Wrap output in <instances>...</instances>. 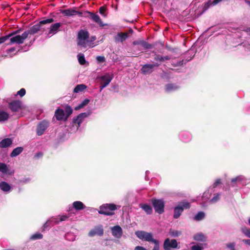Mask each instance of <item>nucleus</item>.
Masks as SVG:
<instances>
[{
    "mask_svg": "<svg viewBox=\"0 0 250 250\" xmlns=\"http://www.w3.org/2000/svg\"><path fill=\"white\" fill-rule=\"evenodd\" d=\"M91 111L83 112L79 114L76 117L73 118L72 121V125L74 127L76 128V130H78L81 126V124L84 120L90 115Z\"/></svg>",
    "mask_w": 250,
    "mask_h": 250,
    "instance_id": "nucleus-4",
    "label": "nucleus"
},
{
    "mask_svg": "<svg viewBox=\"0 0 250 250\" xmlns=\"http://www.w3.org/2000/svg\"><path fill=\"white\" fill-rule=\"evenodd\" d=\"M204 249L203 244L195 245L191 247V250H203Z\"/></svg>",
    "mask_w": 250,
    "mask_h": 250,
    "instance_id": "nucleus-44",
    "label": "nucleus"
},
{
    "mask_svg": "<svg viewBox=\"0 0 250 250\" xmlns=\"http://www.w3.org/2000/svg\"><path fill=\"white\" fill-rule=\"evenodd\" d=\"M205 216V214L203 211L198 212L193 217L195 221H199L203 220Z\"/></svg>",
    "mask_w": 250,
    "mask_h": 250,
    "instance_id": "nucleus-33",
    "label": "nucleus"
},
{
    "mask_svg": "<svg viewBox=\"0 0 250 250\" xmlns=\"http://www.w3.org/2000/svg\"><path fill=\"white\" fill-rule=\"evenodd\" d=\"M0 188L6 193H9L11 189V186L6 182H1L0 183Z\"/></svg>",
    "mask_w": 250,
    "mask_h": 250,
    "instance_id": "nucleus-23",
    "label": "nucleus"
},
{
    "mask_svg": "<svg viewBox=\"0 0 250 250\" xmlns=\"http://www.w3.org/2000/svg\"><path fill=\"white\" fill-rule=\"evenodd\" d=\"M0 171L3 173H6L7 171V166L3 163H0Z\"/></svg>",
    "mask_w": 250,
    "mask_h": 250,
    "instance_id": "nucleus-45",
    "label": "nucleus"
},
{
    "mask_svg": "<svg viewBox=\"0 0 250 250\" xmlns=\"http://www.w3.org/2000/svg\"><path fill=\"white\" fill-rule=\"evenodd\" d=\"M26 91L24 88H21L17 92V95L21 97L23 96L25 94Z\"/></svg>",
    "mask_w": 250,
    "mask_h": 250,
    "instance_id": "nucleus-50",
    "label": "nucleus"
},
{
    "mask_svg": "<svg viewBox=\"0 0 250 250\" xmlns=\"http://www.w3.org/2000/svg\"><path fill=\"white\" fill-rule=\"evenodd\" d=\"M86 13L90 16V18L92 19L93 21L98 23L100 26L104 27L107 25L106 24H104L103 23L101 18L97 14H96L89 11H86Z\"/></svg>",
    "mask_w": 250,
    "mask_h": 250,
    "instance_id": "nucleus-14",
    "label": "nucleus"
},
{
    "mask_svg": "<svg viewBox=\"0 0 250 250\" xmlns=\"http://www.w3.org/2000/svg\"><path fill=\"white\" fill-rule=\"evenodd\" d=\"M104 234V229L102 225L95 227L88 232V236L93 237L95 235L102 236Z\"/></svg>",
    "mask_w": 250,
    "mask_h": 250,
    "instance_id": "nucleus-13",
    "label": "nucleus"
},
{
    "mask_svg": "<svg viewBox=\"0 0 250 250\" xmlns=\"http://www.w3.org/2000/svg\"><path fill=\"white\" fill-rule=\"evenodd\" d=\"M68 218V217L66 215H62L60 217V220L59 221H56V222L59 223L60 222L65 221Z\"/></svg>",
    "mask_w": 250,
    "mask_h": 250,
    "instance_id": "nucleus-53",
    "label": "nucleus"
},
{
    "mask_svg": "<svg viewBox=\"0 0 250 250\" xmlns=\"http://www.w3.org/2000/svg\"><path fill=\"white\" fill-rule=\"evenodd\" d=\"M42 153L39 152V153H36L35 154V157L38 158L41 157V156H42Z\"/></svg>",
    "mask_w": 250,
    "mask_h": 250,
    "instance_id": "nucleus-60",
    "label": "nucleus"
},
{
    "mask_svg": "<svg viewBox=\"0 0 250 250\" xmlns=\"http://www.w3.org/2000/svg\"><path fill=\"white\" fill-rule=\"evenodd\" d=\"M139 207L142 208L147 214L150 215L153 212L152 208L150 205L146 204H140Z\"/></svg>",
    "mask_w": 250,
    "mask_h": 250,
    "instance_id": "nucleus-25",
    "label": "nucleus"
},
{
    "mask_svg": "<svg viewBox=\"0 0 250 250\" xmlns=\"http://www.w3.org/2000/svg\"><path fill=\"white\" fill-rule=\"evenodd\" d=\"M104 11L105 10H104V7H100V10H99V12L101 15H104V16H105V15H104Z\"/></svg>",
    "mask_w": 250,
    "mask_h": 250,
    "instance_id": "nucleus-57",
    "label": "nucleus"
},
{
    "mask_svg": "<svg viewBox=\"0 0 250 250\" xmlns=\"http://www.w3.org/2000/svg\"><path fill=\"white\" fill-rule=\"evenodd\" d=\"M95 40H96L95 36H92L91 37V39L89 40H90V42H91V45L93 44V42Z\"/></svg>",
    "mask_w": 250,
    "mask_h": 250,
    "instance_id": "nucleus-62",
    "label": "nucleus"
},
{
    "mask_svg": "<svg viewBox=\"0 0 250 250\" xmlns=\"http://www.w3.org/2000/svg\"><path fill=\"white\" fill-rule=\"evenodd\" d=\"M163 248L164 250H172L177 249L178 242L176 239L167 238L164 242Z\"/></svg>",
    "mask_w": 250,
    "mask_h": 250,
    "instance_id": "nucleus-9",
    "label": "nucleus"
},
{
    "mask_svg": "<svg viewBox=\"0 0 250 250\" xmlns=\"http://www.w3.org/2000/svg\"><path fill=\"white\" fill-rule=\"evenodd\" d=\"M169 233L170 235L173 237H178L179 236H180L181 234V231H180L179 230H177L172 229H170L169 230Z\"/></svg>",
    "mask_w": 250,
    "mask_h": 250,
    "instance_id": "nucleus-37",
    "label": "nucleus"
},
{
    "mask_svg": "<svg viewBox=\"0 0 250 250\" xmlns=\"http://www.w3.org/2000/svg\"><path fill=\"white\" fill-rule=\"evenodd\" d=\"M140 45L143 47L145 49H150L152 48V45L148 42L144 41H141L139 42Z\"/></svg>",
    "mask_w": 250,
    "mask_h": 250,
    "instance_id": "nucleus-39",
    "label": "nucleus"
},
{
    "mask_svg": "<svg viewBox=\"0 0 250 250\" xmlns=\"http://www.w3.org/2000/svg\"><path fill=\"white\" fill-rule=\"evenodd\" d=\"M220 194L218 193L216 194H214V197L209 200V202L211 203H215L217 202L220 199Z\"/></svg>",
    "mask_w": 250,
    "mask_h": 250,
    "instance_id": "nucleus-43",
    "label": "nucleus"
},
{
    "mask_svg": "<svg viewBox=\"0 0 250 250\" xmlns=\"http://www.w3.org/2000/svg\"><path fill=\"white\" fill-rule=\"evenodd\" d=\"M87 86L84 84L77 85L73 90L74 93H79L86 88Z\"/></svg>",
    "mask_w": 250,
    "mask_h": 250,
    "instance_id": "nucleus-31",
    "label": "nucleus"
},
{
    "mask_svg": "<svg viewBox=\"0 0 250 250\" xmlns=\"http://www.w3.org/2000/svg\"><path fill=\"white\" fill-rule=\"evenodd\" d=\"M163 62H164L165 61L169 60L171 59V57L169 56H166L163 57Z\"/></svg>",
    "mask_w": 250,
    "mask_h": 250,
    "instance_id": "nucleus-59",
    "label": "nucleus"
},
{
    "mask_svg": "<svg viewBox=\"0 0 250 250\" xmlns=\"http://www.w3.org/2000/svg\"><path fill=\"white\" fill-rule=\"evenodd\" d=\"M49 123L46 120H43L40 122L36 128V133L38 136L42 135L49 126Z\"/></svg>",
    "mask_w": 250,
    "mask_h": 250,
    "instance_id": "nucleus-10",
    "label": "nucleus"
},
{
    "mask_svg": "<svg viewBox=\"0 0 250 250\" xmlns=\"http://www.w3.org/2000/svg\"><path fill=\"white\" fill-rule=\"evenodd\" d=\"M43 237L42 234L40 233H36L32 235L30 238L32 240H36V239H42Z\"/></svg>",
    "mask_w": 250,
    "mask_h": 250,
    "instance_id": "nucleus-46",
    "label": "nucleus"
},
{
    "mask_svg": "<svg viewBox=\"0 0 250 250\" xmlns=\"http://www.w3.org/2000/svg\"><path fill=\"white\" fill-rule=\"evenodd\" d=\"M153 243L154 244V246L152 250H159V245L158 241L156 240V242H153Z\"/></svg>",
    "mask_w": 250,
    "mask_h": 250,
    "instance_id": "nucleus-54",
    "label": "nucleus"
},
{
    "mask_svg": "<svg viewBox=\"0 0 250 250\" xmlns=\"http://www.w3.org/2000/svg\"><path fill=\"white\" fill-rule=\"evenodd\" d=\"M154 59L155 61H156L157 62H163V56H161L159 55L156 54L154 58Z\"/></svg>",
    "mask_w": 250,
    "mask_h": 250,
    "instance_id": "nucleus-49",
    "label": "nucleus"
},
{
    "mask_svg": "<svg viewBox=\"0 0 250 250\" xmlns=\"http://www.w3.org/2000/svg\"><path fill=\"white\" fill-rule=\"evenodd\" d=\"M23 148L22 147H17L14 148L11 152L10 156L12 157H16L22 152Z\"/></svg>",
    "mask_w": 250,
    "mask_h": 250,
    "instance_id": "nucleus-30",
    "label": "nucleus"
},
{
    "mask_svg": "<svg viewBox=\"0 0 250 250\" xmlns=\"http://www.w3.org/2000/svg\"><path fill=\"white\" fill-rule=\"evenodd\" d=\"M54 21V20L53 18H49V19L43 20L40 21L39 23L41 25V24L52 23Z\"/></svg>",
    "mask_w": 250,
    "mask_h": 250,
    "instance_id": "nucleus-42",
    "label": "nucleus"
},
{
    "mask_svg": "<svg viewBox=\"0 0 250 250\" xmlns=\"http://www.w3.org/2000/svg\"><path fill=\"white\" fill-rule=\"evenodd\" d=\"M242 242L245 244L250 246V239H243Z\"/></svg>",
    "mask_w": 250,
    "mask_h": 250,
    "instance_id": "nucleus-58",
    "label": "nucleus"
},
{
    "mask_svg": "<svg viewBox=\"0 0 250 250\" xmlns=\"http://www.w3.org/2000/svg\"><path fill=\"white\" fill-rule=\"evenodd\" d=\"M89 102V100L87 99H84L80 104L75 107L76 110H79L80 109L83 107L87 105Z\"/></svg>",
    "mask_w": 250,
    "mask_h": 250,
    "instance_id": "nucleus-34",
    "label": "nucleus"
},
{
    "mask_svg": "<svg viewBox=\"0 0 250 250\" xmlns=\"http://www.w3.org/2000/svg\"><path fill=\"white\" fill-rule=\"evenodd\" d=\"M117 209V206L114 204H104L100 207L98 213L107 216L114 214L113 211Z\"/></svg>",
    "mask_w": 250,
    "mask_h": 250,
    "instance_id": "nucleus-3",
    "label": "nucleus"
},
{
    "mask_svg": "<svg viewBox=\"0 0 250 250\" xmlns=\"http://www.w3.org/2000/svg\"><path fill=\"white\" fill-rule=\"evenodd\" d=\"M135 235L141 240L149 242H156V239L153 238L152 234L151 232H147L142 230H138L135 232Z\"/></svg>",
    "mask_w": 250,
    "mask_h": 250,
    "instance_id": "nucleus-5",
    "label": "nucleus"
},
{
    "mask_svg": "<svg viewBox=\"0 0 250 250\" xmlns=\"http://www.w3.org/2000/svg\"><path fill=\"white\" fill-rule=\"evenodd\" d=\"M179 86L174 83H168L165 85V91L167 93L172 92L178 89Z\"/></svg>",
    "mask_w": 250,
    "mask_h": 250,
    "instance_id": "nucleus-20",
    "label": "nucleus"
},
{
    "mask_svg": "<svg viewBox=\"0 0 250 250\" xmlns=\"http://www.w3.org/2000/svg\"><path fill=\"white\" fill-rule=\"evenodd\" d=\"M242 232L248 237L250 238V229L246 227H243L241 229Z\"/></svg>",
    "mask_w": 250,
    "mask_h": 250,
    "instance_id": "nucleus-41",
    "label": "nucleus"
},
{
    "mask_svg": "<svg viewBox=\"0 0 250 250\" xmlns=\"http://www.w3.org/2000/svg\"><path fill=\"white\" fill-rule=\"evenodd\" d=\"M27 38L26 32H23L21 35H18L14 36L13 35L9 38V42L7 45H12L13 44H22L24 40Z\"/></svg>",
    "mask_w": 250,
    "mask_h": 250,
    "instance_id": "nucleus-8",
    "label": "nucleus"
},
{
    "mask_svg": "<svg viewBox=\"0 0 250 250\" xmlns=\"http://www.w3.org/2000/svg\"><path fill=\"white\" fill-rule=\"evenodd\" d=\"M151 203L156 212L161 214L164 212L165 202L163 199H152Z\"/></svg>",
    "mask_w": 250,
    "mask_h": 250,
    "instance_id": "nucleus-7",
    "label": "nucleus"
},
{
    "mask_svg": "<svg viewBox=\"0 0 250 250\" xmlns=\"http://www.w3.org/2000/svg\"><path fill=\"white\" fill-rule=\"evenodd\" d=\"M64 237H65V238L66 240H67L69 241H74L75 240V238H76V236H75L71 232H68V233H66Z\"/></svg>",
    "mask_w": 250,
    "mask_h": 250,
    "instance_id": "nucleus-38",
    "label": "nucleus"
},
{
    "mask_svg": "<svg viewBox=\"0 0 250 250\" xmlns=\"http://www.w3.org/2000/svg\"><path fill=\"white\" fill-rule=\"evenodd\" d=\"M9 105L13 112H17L21 107V102L20 101H14L11 102Z\"/></svg>",
    "mask_w": 250,
    "mask_h": 250,
    "instance_id": "nucleus-16",
    "label": "nucleus"
},
{
    "mask_svg": "<svg viewBox=\"0 0 250 250\" xmlns=\"http://www.w3.org/2000/svg\"><path fill=\"white\" fill-rule=\"evenodd\" d=\"M247 184V180L243 175H239L231 179L230 187L232 188H239Z\"/></svg>",
    "mask_w": 250,
    "mask_h": 250,
    "instance_id": "nucleus-6",
    "label": "nucleus"
},
{
    "mask_svg": "<svg viewBox=\"0 0 250 250\" xmlns=\"http://www.w3.org/2000/svg\"><path fill=\"white\" fill-rule=\"evenodd\" d=\"M220 184V179H217L213 183L212 186H210L208 190L204 192V193L203 194V195L201 197V202H200V204L202 207L206 206V203L208 201L211 196V195L215 191L214 189Z\"/></svg>",
    "mask_w": 250,
    "mask_h": 250,
    "instance_id": "nucleus-2",
    "label": "nucleus"
},
{
    "mask_svg": "<svg viewBox=\"0 0 250 250\" xmlns=\"http://www.w3.org/2000/svg\"><path fill=\"white\" fill-rule=\"evenodd\" d=\"M226 246L228 248L230 249V250H233V249H235V243L234 242L229 243L227 244L226 245Z\"/></svg>",
    "mask_w": 250,
    "mask_h": 250,
    "instance_id": "nucleus-51",
    "label": "nucleus"
},
{
    "mask_svg": "<svg viewBox=\"0 0 250 250\" xmlns=\"http://www.w3.org/2000/svg\"><path fill=\"white\" fill-rule=\"evenodd\" d=\"M112 80V77H111L109 74H106L100 77L101 83L103 84L108 82V84L111 82Z\"/></svg>",
    "mask_w": 250,
    "mask_h": 250,
    "instance_id": "nucleus-27",
    "label": "nucleus"
},
{
    "mask_svg": "<svg viewBox=\"0 0 250 250\" xmlns=\"http://www.w3.org/2000/svg\"><path fill=\"white\" fill-rule=\"evenodd\" d=\"M50 221V220L47 221L42 226V230H44L49 228V225H48V223Z\"/></svg>",
    "mask_w": 250,
    "mask_h": 250,
    "instance_id": "nucleus-55",
    "label": "nucleus"
},
{
    "mask_svg": "<svg viewBox=\"0 0 250 250\" xmlns=\"http://www.w3.org/2000/svg\"><path fill=\"white\" fill-rule=\"evenodd\" d=\"M60 13L63 15L64 16L71 17L76 15V10L69 8L67 9H61L60 10Z\"/></svg>",
    "mask_w": 250,
    "mask_h": 250,
    "instance_id": "nucleus-21",
    "label": "nucleus"
},
{
    "mask_svg": "<svg viewBox=\"0 0 250 250\" xmlns=\"http://www.w3.org/2000/svg\"><path fill=\"white\" fill-rule=\"evenodd\" d=\"M41 29V25L39 23L35 24L32 26L29 30L25 31L24 32H26L27 37L29 34L34 35L37 33Z\"/></svg>",
    "mask_w": 250,
    "mask_h": 250,
    "instance_id": "nucleus-19",
    "label": "nucleus"
},
{
    "mask_svg": "<svg viewBox=\"0 0 250 250\" xmlns=\"http://www.w3.org/2000/svg\"><path fill=\"white\" fill-rule=\"evenodd\" d=\"M108 83H105L103 84L101 83V85L100 86V91H101L104 88H105L107 85H108Z\"/></svg>",
    "mask_w": 250,
    "mask_h": 250,
    "instance_id": "nucleus-56",
    "label": "nucleus"
},
{
    "mask_svg": "<svg viewBox=\"0 0 250 250\" xmlns=\"http://www.w3.org/2000/svg\"><path fill=\"white\" fill-rule=\"evenodd\" d=\"M65 112L67 116L70 115L73 112V109L70 106H66L65 108Z\"/></svg>",
    "mask_w": 250,
    "mask_h": 250,
    "instance_id": "nucleus-47",
    "label": "nucleus"
},
{
    "mask_svg": "<svg viewBox=\"0 0 250 250\" xmlns=\"http://www.w3.org/2000/svg\"><path fill=\"white\" fill-rule=\"evenodd\" d=\"M64 115V111L62 109L58 108L55 111V116L57 120H62L63 119Z\"/></svg>",
    "mask_w": 250,
    "mask_h": 250,
    "instance_id": "nucleus-28",
    "label": "nucleus"
},
{
    "mask_svg": "<svg viewBox=\"0 0 250 250\" xmlns=\"http://www.w3.org/2000/svg\"><path fill=\"white\" fill-rule=\"evenodd\" d=\"M180 207L184 209H188L190 207V203L188 202H182L179 205Z\"/></svg>",
    "mask_w": 250,
    "mask_h": 250,
    "instance_id": "nucleus-40",
    "label": "nucleus"
},
{
    "mask_svg": "<svg viewBox=\"0 0 250 250\" xmlns=\"http://www.w3.org/2000/svg\"><path fill=\"white\" fill-rule=\"evenodd\" d=\"M15 34V33H12L11 34H9L6 36H3V37H0V44H1L3 42H4L5 41H6L8 40H9L10 37H11L13 35H14Z\"/></svg>",
    "mask_w": 250,
    "mask_h": 250,
    "instance_id": "nucleus-36",
    "label": "nucleus"
},
{
    "mask_svg": "<svg viewBox=\"0 0 250 250\" xmlns=\"http://www.w3.org/2000/svg\"><path fill=\"white\" fill-rule=\"evenodd\" d=\"M13 142L11 138H5L0 142V147L1 148H6L10 146Z\"/></svg>",
    "mask_w": 250,
    "mask_h": 250,
    "instance_id": "nucleus-24",
    "label": "nucleus"
},
{
    "mask_svg": "<svg viewBox=\"0 0 250 250\" xmlns=\"http://www.w3.org/2000/svg\"><path fill=\"white\" fill-rule=\"evenodd\" d=\"M112 234L116 238H120L123 234L122 229L118 225L114 226L111 228Z\"/></svg>",
    "mask_w": 250,
    "mask_h": 250,
    "instance_id": "nucleus-17",
    "label": "nucleus"
},
{
    "mask_svg": "<svg viewBox=\"0 0 250 250\" xmlns=\"http://www.w3.org/2000/svg\"><path fill=\"white\" fill-rule=\"evenodd\" d=\"M96 60L99 62H103L105 61V58L104 56H98L96 57Z\"/></svg>",
    "mask_w": 250,
    "mask_h": 250,
    "instance_id": "nucleus-52",
    "label": "nucleus"
},
{
    "mask_svg": "<svg viewBox=\"0 0 250 250\" xmlns=\"http://www.w3.org/2000/svg\"><path fill=\"white\" fill-rule=\"evenodd\" d=\"M179 139L184 143L189 142L192 139L191 134L186 130L181 131L179 134Z\"/></svg>",
    "mask_w": 250,
    "mask_h": 250,
    "instance_id": "nucleus-12",
    "label": "nucleus"
},
{
    "mask_svg": "<svg viewBox=\"0 0 250 250\" xmlns=\"http://www.w3.org/2000/svg\"><path fill=\"white\" fill-rule=\"evenodd\" d=\"M73 207L77 210H82L85 208V205L81 201L74 202Z\"/></svg>",
    "mask_w": 250,
    "mask_h": 250,
    "instance_id": "nucleus-29",
    "label": "nucleus"
},
{
    "mask_svg": "<svg viewBox=\"0 0 250 250\" xmlns=\"http://www.w3.org/2000/svg\"><path fill=\"white\" fill-rule=\"evenodd\" d=\"M160 64L158 62H155L153 64H146L144 65L141 70L144 74H149L153 71V68L154 67H158Z\"/></svg>",
    "mask_w": 250,
    "mask_h": 250,
    "instance_id": "nucleus-11",
    "label": "nucleus"
},
{
    "mask_svg": "<svg viewBox=\"0 0 250 250\" xmlns=\"http://www.w3.org/2000/svg\"><path fill=\"white\" fill-rule=\"evenodd\" d=\"M62 24L60 22H56L50 25L49 30L48 33V36L51 37L56 34L59 31Z\"/></svg>",
    "mask_w": 250,
    "mask_h": 250,
    "instance_id": "nucleus-15",
    "label": "nucleus"
},
{
    "mask_svg": "<svg viewBox=\"0 0 250 250\" xmlns=\"http://www.w3.org/2000/svg\"><path fill=\"white\" fill-rule=\"evenodd\" d=\"M76 15H78L79 16H82L83 13L81 12L76 11Z\"/></svg>",
    "mask_w": 250,
    "mask_h": 250,
    "instance_id": "nucleus-63",
    "label": "nucleus"
},
{
    "mask_svg": "<svg viewBox=\"0 0 250 250\" xmlns=\"http://www.w3.org/2000/svg\"><path fill=\"white\" fill-rule=\"evenodd\" d=\"M183 211V208L180 207L179 205L175 207L174 208L173 218L175 219L179 218Z\"/></svg>",
    "mask_w": 250,
    "mask_h": 250,
    "instance_id": "nucleus-26",
    "label": "nucleus"
},
{
    "mask_svg": "<svg viewBox=\"0 0 250 250\" xmlns=\"http://www.w3.org/2000/svg\"><path fill=\"white\" fill-rule=\"evenodd\" d=\"M193 239L196 241L205 242L207 241V237L202 232H199L194 234Z\"/></svg>",
    "mask_w": 250,
    "mask_h": 250,
    "instance_id": "nucleus-18",
    "label": "nucleus"
},
{
    "mask_svg": "<svg viewBox=\"0 0 250 250\" xmlns=\"http://www.w3.org/2000/svg\"><path fill=\"white\" fill-rule=\"evenodd\" d=\"M246 32H247V33L250 35V27L249 28H247L246 29Z\"/></svg>",
    "mask_w": 250,
    "mask_h": 250,
    "instance_id": "nucleus-64",
    "label": "nucleus"
},
{
    "mask_svg": "<svg viewBox=\"0 0 250 250\" xmlns=\"http://www.w3.org/2000/svg\"><path fill=\"white\" fill-rule=\"evenodd\" d=\"M15 50V47H12V48L8 49L7 51V52L8 53H10V52H13Z\"/></svg>",
    "mask_w": 250,
    "mask_h": 250,
    "instance_id": "nucleus-61",
    "label": "nucleus"
},
{
    "mask_svg": "<svg viewBox=\"0 0 250 250\" xmlns=\"http://www.w3.org/2000/svg\"><path fill=\"white\" fill-rule=\"evenodd\" d=\"M9 117V114L6 112L3 111H0V122L7 121Z\"/></svg>",
    "mask_w": 250,
    "mask_h": 250,
    "instance_id": "nucleus-32",
    "label": "nucleus"
},
{
    "mask_svg": "<svg viewBox=\"0 0 250 250\" xmlns=\"http://www.w3.org/2000/svg\"><path fill=\"white\" fill-rule=\"evenodd\" d=\"M223 0H214L212 2H211L209 4V2H207L206 4V5H208V6H214L219 3L220 2L222 1Z\"/></svg>",
    "mask_w": 250,
    "mask_h": 250,
    "instance_id": "nucleus-48",
    "label": "nucleus"
},
{
    "mask_svg": "<svg viewBox=\"0 0 250 250\" xmlns=\"http://www.w3.org/2000/svg\"><path fill=\"white\" fill-rule=\"evenodd\" d=\"M128 37V35L125 33H119L115 37V41L116 42H123L125 41Z\"/></svg>",
    "mask_w": 250,
    "mask_h": 250,
    "instance_id": "nucleus-22",
    "label": "nucleus"
},
{
    "mask_svg": "<svg viewBox=\"0 0 250 250\" xmlns=\"http://www.w3.org/2000/svg\"><path fill=\"white\" fill-rule=\"evenodd\" d=\"M89 34L87 30L83 29L80 30L77 35L78 45L84 48L93 47L91 46V42L89 40Z\"/></svg>",
    "mask_w": 250,
    "mask_h": 250,
    "instance_id": "nucleus-1",
    "label": "nucleus"
},
{
    "mask_svg": "<svg viewBox=\"0 0 250 250\" xmlns=\"http://www.w3.org/2000/svg\"><path fill=\"white\" fill-rule=\"evenodd\" d=\"M78 59L79 62L81 65H83L85 63V59L84 58V55L82 53H79L77 55Z\"/></svg>",
    "mask_w": 250,
    "mask_h": 250,
    "instance_id": "nucleus-35",
    "label": "nucleus"
}]
</instances>
